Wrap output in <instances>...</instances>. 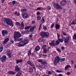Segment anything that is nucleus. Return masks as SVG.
<instances>
[{"label": "nucleus", "mask_w": 76, "mask_h": 76, "mask_svg": "<svg viewBox=\"0 0 76 76\" xmlns=\"http://www.w3.org/2000/svg\"><path fill=\"white\" fill-rule=\"evenodd\" d=\"M21 37V34L19 32L15 31L14 32V38L15 41H22V38L18 39Z\"/></svg>", "instance_id": "nucleus-1"}, {"label": "nucleus", "mask_w": 76, "mask_h": 76, "mask_svg": "<svg viewBox=\"0 0 76 76\" xmlns=\"http://www.w3.org/2000/svg\"><path fill=\"white\" fill-rule=\"evenodd\" d=\"M4 20V22L5 23H6L8 25H10L12 27L13 26L14 24L13 23V21L12 20H11L9 18H4L3 19Z\"/></svg>", "instance_id": "nucleus-2"}, {"label": "nucleus", "mask_w": 76, "mask_h": 76, "mask_svg": "<svg viewBox=\"0 0 76 76\" xmlns=\"http://www.w3.org/2000/svg\"><path fill=\"white\" fill-rule=\"evenodd\" d=\"M15 71L18 72L16 75V76H20L22 74V72L20 71V68L18 66L16 65L15 67Z\"/></svg>", "instance_id": "nucleus-3"}, {"label": "nucleus", "mask_w": 76, "mask_h": 76, "mask_svg": "<svg viewBox=\"0 0 76 76\" xmlns=\"http://www.w3.org/2000/svg\"><path fill=\"white\" fill-rule=\"evenodd\" d=\"M53 6L55 8H56V9H63V7L60 5L58 3H55L53 4Z\"/></svg>", "instance_id": "nucleus-4"}, {"label": "nucleus", "mask_w": 76, "mask_h": 76, "mask_svg": "<svg viewBox=\"0 0 76 76\" xmlns=\"http://www.w3.org/2000/svg\"><path fill=\"white\" fill-rule=\"evenodd\" d=\"M60 58L58 56H57L55 58L53 61V64L54 65H56L57 63H59L60 61Z\"/></svg>", "instance_id": "nucleus-5"}, {"label": "nucleus", "mask_w": 76, "mask_h": 76, "mask_svg": "<svg viewBox=\"0 0 76 76\" xmlns=\"http://www.w3.org/2000/svg\"><path fill=\"white\" fill-rule=\"evenodd\" d=\"M27 64H28L31 67H32L33 68V69H35V66L34 65V64L30 60H28L27 61Z\"/></svg>", "instance_id": "nucleus-6"}, {"label": "nucleus", "mask_w": 76, "mask_h": 76, "mask_svg": "<svg viewBox=\"0 0 76 76\" xmlns=\"http://www.w3.org/2000/svg\"><path fill=\"white\" fill-rule=\"evenodd\" d=\"M40 35L41 36H43L45 37H48L49 36V34L47 32H45L44 31H42L40 33Z\"/></svg>", "instance_id": "nucleus-7"}, {"label": "nucleus", "mask_w": 76, "mask_h": 76, "mask_svg": "<svg viewBox=\"0 0 76 76\" xmlns=\"http://www.w3.org/2000/svg\"><path fill=\"white\" fill-rule=\"evenodd\" d=\"M1 32L3 37H4L6 35L8 34V31L6 30H3L1 31Z\"/></svg>", "instance_id": "nucleus-8"}, {"label": "nucleus", "mask_w": 76, "mask_h": 76, "mask_svg": "<svg viewBox=\"0 0 76 76\" xmlns=\"http://www.w3.org/2000/svg\"><path fill=\"white\" fill-rule=\"evenodd\" d=\"M10 39V37L9 36L7 37L5 39L4 41H3V43L4 44H6V43H7V42L8 41H9V39Z\"/></svg>", "instance_id": "nucleus-9"}, {"label": "nucleus", "mask_w": 76, "mask_h": 76, "mask_svg": "<svg viewBox=\"0 0 76 76\" xmlns=\"http://www.w3.org/2000/svg\"><path fill=\"white\" fill-rule=\"evenodd\" d=\"M22 17L23 19H26V18L29 17V15H28V13L25 12L23 14Z\"/></svg>", "instance_id": "nucleus-10"}, {"label": "nucleus", "mask_w": 76, "mask_h": 76, "mask_svg": "<svg viewBox=\"0 0 76 76\" xmlns=\"http://www.w3.org/2000/svg\"><path fill=\"white\" fill-rule=\"evenodd\" d=\"M60 4L62 6H65L66 4V1L65 0H62L61 1Z\"/></svg>", "instance_id": "nucleus-11"}, {"label": "nucleus", "mask_w": 76, "mask_h": 76, "mask_svg": "<svg viewBox=\"0 0 76 76\" xmlns=\"http://www.w3.org/2000/svg\"><path fill=\"white\" fill-rule=\"evenodd\" d=\"M55 42L54 41H51V42L49 43V45L51 46H55V45H58L56 44V41L55 44Z\"/></svg>", "instance_id": "nucleus-12"}, {"label": "nucleus", "mask_w": 76, "mask_h": 76, "mask_svg": "<svg viewBox=\"0 0 76 76\" xmlns=\"http://www.w3.org/2000/svg\"><path fill=\"white\" fill-rule=\"evenodd\" d=\"M63 42V39H58L56 41V45H58V44L60 43V42Z\"/></svg>", "instance_id": "nucleus-13"}, {"label": "nucleus", "mask_w": 76, "mask_h": 76, "mask_svg": "<svg viewBox=\"0 0 76 76\" xmlns=\"http://www.w3.org/2000/svg\"><path fill=\"white\" fill-rule=\"evenodd\" d=\"M45 41L44 37H41L39 38L38 42H43V41Z\"/></svg>", "instance_id": "nucleus-14"}, {"label": "nucleus", "mask_w": 76, "mask_h": 76, "mask_svg": "<svg viewBox=\"0 0 76 76\" xmlns=\"http://www.w3.org/2000/svg\"><path fill=\"white\" fill-rule=\"evenodd\" d=\"M40 50V47L39 45H37L35 49L34 50V52H37V51H39Z\"/></svg>", "instance_id": "nucleus-15"}, {"label": "nucleus", "mask_w": 76, "mask_h": 76, "mask_svg": "<svg viewBox=\"0 0 76 76\" xmlns=\"http://www.w3.org/2000/svg\"><path fill=\"white\" fill-rule=\"evenodd\" d=\"M1 61L2 62L6 60V56L5 55H3L2 57L1 58Z\"/></svg>", "instance_id": "nucleus-16"}, {"label": "nucleus", "mask_w": 76, "mask_h": 76, "mask_svg": "<svg viewBox=\"0 0 76 76\" xmlns=\"http://www.w3.org/2000/svg\"><path fill=\"white\" fill-rule=\"evenodd\" d=\"M24 28V24L23 22H22L20 26V29H22Z\"/></svg>", "instance_id": "nucleus-17"}, {"label": "nucleus", "mask_w": 76, "mask_h": 76, "mask_svg": "<svg viewBox=\"0 0 76 76\" xmlns=\"http://www.w3.org/2000/svg\"><path fill=\"white\" fill-rule=\"evenodd\" d=\"M23 45H25V44L23 43V41L22 42H19L18 45V47H22L23 46Z\"/></svg>", "instance_id": "nucleus-18"}, {"label": "nucleus", "mask_w": 76, "mask_h": 76, "mask_svg": "<svg viewBox=\"0 0 76 76\" xmlns=\"http://www.w3.org/2000/svg\"><path fill=\"white\" fill-rule=\"evenodd\" d=\"M71 66L69 65H67L65 67V70H67L69 68H70Z\"/></svg>", "instance_id": "nucleus-19"}, {"label": "nucleus", "mask_w": 76, "mask_h": 76, "mask_svg": "<svg viewBox=\"0 0 76 76\" xmlns=\"http://www.w3.org/2000/svg\"><path fill=\"white\" fill-rule=\"evenodd\" d=\"M17 63L18 64L20 63H22L23 61V60L22 59H17L16 60Z\"/></svg>", "instance_id": "nucleus-20"}, {"label": "nucleus", "mask_w": 76, "mask_h": 76, "mask_svg": "<svg viewBox=\"0 0 76 76\" xmlns=\"http://www.w3.org/2000/svg\"><path fill=\"white\" fill-rule=\"evenodd\" d=\"M8 73L9 75H15V72L12 71H10L8 72Z\"/></svg>", "instance_id": "nucleus-21"}, {"label": "nucleus", "mask_w": 76, "mask_h": 76, "mask_svg": "<svg viewBox=\"0 0 76 76\" xmlns=\"http://www.w3.org/2000/svg\"><path fill=\"white\" fill-rule=\"evenodd\" d=\"M36 27V26H34L30 28V30L31 32H32L33 31L35 28Z\"/></svg>", "instance_id": "nucleus-22"}, {"label": "nucleus", "mask_w": 76, "mask_h": 76, "mask_svg": "<svg viewBox=\"0 0 76 76\" xmlns=\"http://www.w3.org/2000/svg\"><path fill=\"white\" fill-rule=\"evenodd\" d=\"M27 11L26 8L22 9L21 10V12L22 13H25Z\"/></svg>", "instance_id": "nucleus-23"}, {"label": "nucleus", "mask_w": 76, "mask_h": 76, "mask_svg": "<svg viewBox=\"0 0 76 76\" xmlns=\"http://www.w3.org/2000/svg\"><path fill=\"white\" fill-rule=\"evenodd\" d=\"M23 43L24 44V45H25V44H28V40L26 39L23 41Z\"/></svg>", "instance_id": "nucleus-24"}, {"label": "nucleus", "mask_w": 76, "mask_h": 76, "mask_svg": "<svg viewBox=\"0 0 76 76\" xmlns=\"http://www.w3.org/2000/svg\"><path fill=\"white\" fill-rule=\"evenodd\" d=\"M3 50V46L1 43H0V52H1Z\"/></svg>", "instance_id": "nucleus-25"}, {"label": "nucleus", "mask_w": 76, "mask_h": 76, "mask_svg": "<svg viewBox=\"0 0 76 76\" xmlns=\"http://www.w3.org/2000/svg\"><path fill=\"white\" fill-rule=\"evenodd\" d=\"M62 39L65 42H66V43H67V42H68V40L67 39H66V38H65V37H63Z\"/></svg>", "instance_id": "nucleus-26"}, {"label": "nucleus", "mask_w": 76, "mask_h": 76, "mask_svg": "<svg viewBox=\"0 0 76 76\" xmlns=\"http://www.w3.org/2000/svg\"><path fill=\"white\" fill-rule=\"evenodd\" d=\"M72 25H76V20H74L71 23Z\"/></svg>", "instance_id": "nucleus-27"}, {"label": "nucleus", "mask_w": 76, "mask_h": 76, "mask_svg": "<svg viewBox=\"0 0 76 76\" xmlns=\"http://www.w3.org/2000/svg\"><path fill=\"white\" fill-rule=\"evenodd\" d=\"M55 27L56 29H59L60 28V25L57 24L55 25Z\"/></svg>", "instance_id": "nucleus-28"}, {"label": "nucleus", "mask_w": 76, "mask_h": 76, "mask_svg": "<svg viewBox=\"0 0 76 76\" xmlns=\"http://www.w3.org/2000/svg\"><path fill=\"white\" fill-rule=\"evenodd\" d=\"M33 71V69L32 67H30L28 69V72H32Z\"/></svg>", "instance_id": "nucleus-29"}, {"label": "nucleus", "mask_w": 76, "mask_h": 76, "mask_svg": "<svg viewBox=\"0 0 76 76\" xmlns=\"http://www.w3.org/2000/svg\"><path fill=\"white\" fill-rule=\"evenodd\" d=\"M22 32L23 34H28L29 33V31H28V30H25V31H22Z\"/></svg>", "instance_id": "nucleus-30"}, {"label": "nucleus", "mask_w": 76, "mask_h": 76, "mask_svg": "<svg viewBox=\"0 0 76 76\" xmlns=\"http://www.w3.org/2000/svg\"><path fill=\"white\" fill-rule=\"evenodd\" d=\"M65 58H60V62H62V61H65Z\"/></svg>", "instance_id": "nucleus-31"}, {"label": "nucleus", "mask_w": 76, "mask_h": 76, "mask_svg": "<svg viewBox=\"0 0 76 76\" xmlns=\"http://www.w3.org/2000/svg\"><path fill=\"white\" fill-rule=\"evenodd\" d=\"M37 61L39 63H43V61L42 59H39L37 60Z\"/></svg>", "instance_id": "nucleus-32"}, {"label": "nucleus", "mask_w": 76, "mask_h": 76, "mask_svg": "<svg viewBox=\"0 0 76 76\" xmlns=\"http://www.w3.org/2000/svg\"><path fill=\"white\" fill-rule=\"evenodd\" d=\"M51 9V7L50 6H48L46 8L47 10H50Z\"/></svg>", "instance_id": "nucleus-33"}, {"label": "nucleus", "mask_w": 76, "mask_h": 76, "mask_svg": "<svg viewBox=\"0 0 76 76\" xmlns=\"http://www.w3.org/2000/svg\"><path fill=\"white\" fill-rule=\"evenodd\" d=\"M7 53L8 55H11V53L10 52V50H7Z\"/></svg>", "instance_id": "nucleus-34"}, {"label": "nucleus", "mask_w": 76, "mask_h": 76, "mask_svg": "<svg viewBox=\"0 0 76 76\" xmlns=\"http://www.w3.org/2000/svg\"><path fill=\"white\" fill-rule=\"evenodd\" d=\"M37 16H40V15H41V12H38L37 13Z\"/></svg>", "instance_id": "nucleus-35"}, {"label": "nucleus", "mask_w": 76, "mask_h": 76, "mask_svg": "<svg viewBox=\"0 0 76 76\" xmlns=\"http://www.w3.org/2000/svg\"><path fill=\"white\" fill-rule=\"evenodd\" d=\"M37 19L38 20H40L41 19V17L40 16H37Z\"/></svg>", "instance_id": "nucleus-36"}, {"label": "nucleus", "mask_w": 76, "mask_h": 76, "mask_svg": "<svg viewBox=\"0 0 76 76\" xmlns=\"http://www.w3.org/2000/svg\"><path fill=\"white\" fill-rule=\"evenodd\" d=\"M41 22L42 23H44V22H45V20L44 19V17H42V19L41 20Z\"/></svg>", "instance_id": "nucleus-37"}, {"label": "nucleus", "mask_w": 76, "mask_h": 76, "mask_svg": "<svg viewBox=\"0 0 76 76\" xmlns=\"http://www.w3.org/2000/svg\"><path fill=\"white\" fill-rule=\"evenodd\" d=\"M46 45H44L42 46V49L44 50V49H46Z\"/></svg>", "instance_id": "nucleus-38"}, {"label": "nucleus", "mask_w": 76, "mask_h": 76, "mask_svg": "<svg viewBox=\"0 0 76 76\" xmlns=\"http://www.w3.org/2000/svg\"><path fill=\"white\" fill-rule=\"evenodd\" d=\"M56 72H57V73H61L62 72V71H60V70H56Z\"/></svg>", "instance_id": "nucleus-39"}, {"label": "nucleus", "mask_w": 76, "mask_h": 76, "mask_svg": "<svg viewBox=\"0 0 76 76\" xmlns=\"http://www.w3.org/2000/svg\"><path fill=\"white\" fill-rule=\"evenodd\" d=\"M31 50H29V51L28 52V56H29V55H31Z\"/></svg>", "instance_id": "nucleus-40"}, {"label": "nucleus", "mask_w": 76, "mask_h": 76, "mask_svg": "<svg viewBox=\"0 0 76 76\" xmlns=\"http://www.w3.org/2000/svg\"><path fill=\"white\" fill-rule=\"evenodd\" d=\"M41 9H42L41 7H38L36 9V10H41Z\"/></svg>", "instance_id": "nucleus-41"}, {"label": "nucleus", "mask_w": 76, "mask_h": 76, "mask_svg": "<svg viewBox=\"0 0 76 76\" xmlns=\"http://www.w3.org/2000/svg\"><path fill=\"white\" fill-rule=\"evenodd\" d=\"M15 15H17V16H19L20 14L19 12H15L14 13Z\"/></svg>", "instance_id": "nucleus-42"}, {"label": "nucleus", "mask_w": 76, "mask_h": 76, "mask_svg": "<svg viewBox=\"0 0 76 76\" xmlns=\"http://www.w3.org/2000/svg\"><path fill=\"white\" fill-rule=\"evenodd\" d=\"M43 52L44 53H47V49H43Z\"/></svg>", "instance_id": "nucleus-43"}, {"label": "nucleus", "mask_w": 76, "mask_h": 76, "mask_svg": "<svg viewBox=\"0 0 76 76\" xmlns=\"http://www.w3.org/2000/svg\"><path fill=\"white\" fill-rule=\"evenodd\" d=\"M56 50L58 51V52H59V53H60V52H61V50L58 48L56 49Z\"/></svg>", "instance_id": "nucleus-44"}, {"label": "nucleus", "mask_w": 76, "mask_h": 76, "mask_svg": "<svg viewBox=\"0 0 76 76\" xmlns=\"http://www.w3.org/2000/svg\"><path fill=\"white\" fill-rule=\"evenodd\" d=\"M54 26V23H52V24L51 25V28H53V27Z\"/></svg>", "instance_id": "nucleus-45"}, {"label": "nucleus", "mask_w": 76, "mask_h": 76, "mask_svg": "<svg viewBox=\"0 0 76 76\" xmlns=\"http://www.w3.org/2000/svg\"><path fill=\"white\" fill-rule=\"evenodd\" d=\"M48 74L49 75H51L52 74V72L50 71H48Z\"/></svg>", "instance_id": "nucleus-46"}, {"label": "nucleus", "mask_w": 76, "mask_h": 76, "mask_svg": "<svg viewBox=\"0 0 76 76\" xmlns=\"http://www.w3.org/2000/svg\"><path fill=\"white\" fill-rule=\"evenodd\" d=\"M16 25H20V23L18 22H16Z\"/></svg>", "instance_id": "nucleus-47"}, {"label": "nucleus", "mask_w": 76, "mask_h": 76, "mask_svg": "<svg viewBox=\"0 0 76 76\" xmlns=\"http://www.w3.org/2000/svg\"><path fill=\"white\" fill-rule=\"evenodd\" d=\"M66 74L67 75H70V72H68L66 73Z\"/></svg>", "instance_id": "nucleus-48"}, {"label": "nucleus", "mask_w": 76, "mask_h": 76, "mask_svg": "<svg viewBox=\"0 0 76 76\" xmlns=\"http://www.w3.org/2000/svg\"><path fill=\"white\" fill-rule=\"evenodd\" d=\"M63 34L64 35H67V33H66L64 32H63Z\"/></svg>", "instance_id": "nucleus-49"}, {"label": "nucleus", "mask_w": 76, "mask_h": 76, "mask_svg": "<svg viewBox=\"0 0 76 76\" xmlns=\"http://www.w3.org/2000/svg\"><path fill=\"white\" fill-rule=\"evenodd\" d=\"M43 28L44 29H45V30L47 29V27H46V26H43Z\"/></svg>", "instance_id": "nucleus-50"}, {"label": "nucleus", "mask_w": 76, "mask_h": 76, "mask_svg": "<svg viewBox=\"0 0 76 76\" xmlns=\"http://www.w3.org/2000/svg\"><path fill=\"white\" fill-rule=\"evenodd\" d=\"M29 28V26H26L25 27V29H28Z\"/></svg>", "instance_id": "nucleus-51"}, {"label": "nucleus", "mask_w": 76, "mask_h": 76, "mask_svg": "<svg viewBox=\"0 0 76 76\" xmlns=\"http://www.w3.org/2000/svg\"><path fill=\"white\" fill-rule=\"evenodd\" d=\"M16 3V1H12V3L13 4H15Z\"/></svg>", "instance_id": "nucleus-52"}, {"label": "nucleus", "mask_w": 76, "mask_h": 76, "mask_svg": "<svg viewBox=\"0 0 76 76\" xmlns=\"http://www.w3.org/2000/svg\"><path fill=\"white\" fill-rule=\"evenodd\" d=\"M10 42H12V43H13V42H14V41L13 40H12V39H10Z\"/></svg>", "instance_id": "nucleus-53"}, {"label": "nucleus", "mask_w": 76, "mask_h": 76, "mask_svg": "<svg viewBox=\"0 0 76 76\" xmlns=\"http://www.w3.org/2000/svg\"><path fill=\"white\" fill-rule=\"evenodd\" d=\"M8 58H11V55H8Z\"/></svg>", "instance_id": "nucleus-54"}, {"label": "nucleus", "mask_w": 76, "mask_h": 76, "mask_svg": "<svg viewBox=\"0 0 76 76\" xmlns=\"http://www.w3.org/2000/svg\"><path fill=\"white\" fill-rule=\"evenodd\" d=\"M57 36H58V38L60 37V34L59 33H57Z\"/></svg>", "instance_id": "nucleus-55"}, {"label": "nucleus", "mask_w": 76, "mask_h": 76, "mask_svg": "<svg viewBox=\"0 0 76 76\" xmlns=\"http://www.w3.org/2000/svg\"><path fill=\"white\" fill-rule=\"evenodd\" d=\"M61 49H62V50H64V47L63 46H61Z\"/></svg>", "instance_id": "nucleus-56"}, {"label": "nucleus", "mask_w": 76, "mask_h": 76, "mask_svg": "<svg viewBox=\"0 0 76 76\" xmlns=\"http://www.w3.org/2000/svg\"><path fill=\"white\" fill-rule=\"evenodd\" d=\"M32 35L31 34L29 36V37L30 38H32Z\"/></svg>", "instance_id": "nucleus-57"}, {"label": "nucleus", "mask_w": 76, "mask_h": 76, "mask_svg": "<svg viewBox=\"0 0 76 76\" xmlns=\"http://www.w3.org/2000/svg\"><path fill=\"white\" fill-rule=\"evenodd\" d=\"M4 0H2L1 1L2 2V3H4Z\"/></svg>", "instance_id": "nucleus-58"}, {"label": "nucleus", "mask_w": 76, "mask_h": 76, "mask_svg": "<svg viewBox=\"0 0 76 76\" xmlns=\"http://www.w3.org/2000/svg\"><path fill=\"white\" fill-rule=\"evenodd\" d=\"M58 76H62V74H59L58 75Z\"/></svg>", "instance_id": "nucleus-59"}, {"label": "nucleus", "mask_w": 76, "mask_h": 76, "mask_svg": "<svg viewBox=\"0 0 76 76\" xmlns=\"http://www.w3.org/2000/svg\"><path fill=\"white\" fill-rule=\"evenodd\" d=\"M74 2L75 4H76V0H75L74 1Z\"/></svg>", "instance_id": "nucleus-60"}, {"label": "nucleus", "mask_w": 76, "mask_h": 76, "mask_svg": "<svg viewBox=\"0 0 76 76\" xmlns=\"http://www.w3.org/2000/svg\"><path fill=\"white\" fill-rule=\"evenodd\" d=\"M34 53H31V56H34Z\"/></svg>", "instance_id": "nucleus-61"}, {"label": "nucleus", "mask_w": 76, "mask_h": 76, "mask_svg": "<svg viewBox=\"0 0 76 76\" xmlns=\"http://www.w3.org/2000/svg\"><path fill=\"white\" fill-rule=\"evenodd\" d=\"M71 63H73V60H71Z\"/></svg>", "instance_id": "nucleus-62"}, {"label": "nucleus", "mask_w": 76, "mask_h": 76, "mask_svg": "<svg viewBox=\"0 0 76 76\" xmlns=\"http://www.w3.org/2000/svg\"><path fill=\"white\" fill-rule=\"evenodd\" d=\"M69 26H71V25H72L71 24V23H70V24H69Z\"/></svg>", "instance_id": "nucleus-63"}, {"label": "nucleus", "mask_w": 76, "mask_h": 76, "mask_svg": "<svg viewBox=\"0 0 76 76\" xmlns=\"http://www.w3.org/2000/svg\"><path fill=\"white\" fill-rule=\"evenodd\" d=\"M56 21H57V22H58V18L57 19V20Z\"/></svg>", "instance_id": "nucleus-64"}]
</instances>
